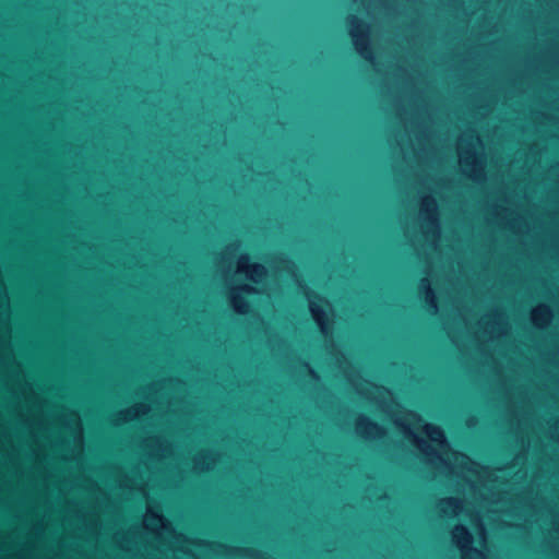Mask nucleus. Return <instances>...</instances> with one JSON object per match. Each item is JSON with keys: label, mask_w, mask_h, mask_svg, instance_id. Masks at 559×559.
<instances>
[{"label": "nucleus", "mask_w": 559, "mask_h": 559, "mask_svg": "<svg viewBox=\"0 0 559 559\" xmlns=\"http://www.w3.org/2000/svg\"><path fill=\"white\" fill-rule=\"evenodd\" d=\"M347 25L349 26V35L354 40L357 52L366 61L371 62L373 60V52L368 41V25L355 15L347 19Z\"/></svg>", "instance_id": "nucleus-1"}, {"label": "nucleus", "mask_w": 559, "mask_h": 559, "mask_svg": "<svg viewBox=\"0 0 559 559\" xmlns=\"http://www.w3.org/2000/svg\"><path fill=\"white\" fill-rule=\"evenodd\" d=\"M357 430L361 435H377L381 436L383 433V428L380 427L376 421L371 420L369 417L360 416L356 421Z\"/></svg>", "instance_id": "nucleus-2"}, {"label": "nucleus", "mask_w": 559, "mask_h": 559, "mask_svg": "<svg viewBox=\"0 0 559 559\" xmlns=\"http://www.w3.org/2000/svg\"><path fill=\"white\" fill-rule=\"evenodd\" d=\"M453 538L460 545L461 549L466 548L472 543V536L463 525H456L453 531Z\"/></svg>", "instance_id": "nucleus-3"}, {"label": "nucleus", "mask_w": 559, "mask_h": 559, "mask_svg": "<svg viewBox=\"0 0 559 559\" xmlns=\"http://www.w3.org/2000/svg\"><path fill=\"white\" fill-rule=\"evenodd\" d=\"M420 290H424L426 294V305L429 310H437V302L435 299L433 292L430 289L428 281L426 278L420 280Z\"/></svg>", "instance_id": "nucleus-4"}, {"label": "nucleus", "mask_w": 559, "mask_h": 559, "mask_svg": "<svg viewBox=\"0 0 559 559\" xmlns=\"http://www.w3.org/2000/svg\"><path fill=\"white\" fill-rule=\"evenodd\" d=\"M231 304L234 309L239 314H245L248 311V302L240 296H233Z\"/></svg>", "instance_id": "nucleus-5"}, {"label": "nucleus", "mask_w": 559, "mask_h": 559, "mask_svg": "<svg viewBox=\"0 0 559 559\" xmlns=\"http://www.w3.org/2000/svg\"><path fill=\"white\" fill-rule=\"evenodd\" d=\"M249 272L253 275L252 280L258 282L255 277H262L265 274V267L262 264L253 263L249 267Z\"/></svg>", "instance_id": "nucleus-6"}, {"label": "nucleus", "mask_w": 559, "mask_h": 559, "mask_svg": "<svg viewBox=\"0 0 559 559\" xmlns=\"http://www.w3.org/2000/svg\"><path fill=\"white\" fill-rule=\"evenodd\" d=\"M310 310H311L312 314L314 316L317 322L319 324H321V316H323V312L321 311V309L318 308L317 306H311Z\"/></svg>", "instance_id": "nucleus-7"}, {"label": "nucleus", "mask_w": 559, "mask_h": 559, "mask_svg": "<svg viewBox=\"0 0 559 559\" xmlns=\"http://www.w3.org/2000/svg\"><path fill=\"white\" fill-rule=\"evenodd\" d=\"M301 367L308 372L309 377L312 379H318L317 372L309 366L308 362L304 361Z\"/></svg>", "instance_id": "nucleus-8"}, {"label": "nucleus", "mask_w": 559, "mask_h": 559, "mask_svg": "<svg viewBox=\"0 0 559 559\" xmlns=\"http://www.w3.org/2000/svg\"><path fill=\"white\" fill-rule=\"evenodd\" d=\"M441 503L447 506V507H452V508H456L457 507V502L455 499L453 498H445V499H442L441 500Z\"/></svg>", "instance_id": "nucleus-9"}, {"label": "nucleus", "mask_w": 559, "mask_h": 559, "mask_svg": "<svg viewBox=\"0 0 559 559\" xmlns=\"http://www.w3.org/2000/svg\"><path fill=\"white\" fill-rule=\"evenodd\" d=\"M238 289L245 294H252L254 292L253 288L248 285H242Z\"/></svg>", "instance_id": "nucleus-10"}, {"label": "nucleus", "mask_w": 559, "mask_h": 559, "mask_svg": "<svg viewBox=\"0 0 559 559\" xmlns=\"http://www.w3.org/2000/svg\"><path fill=\"white\" fill-rule=\"evenodd\" d=\"M427 431L441 436L440 429L438 427H435V426H427Z\"/></svg>", "instance_id": "nucleus-11"}, {"label": "nucleus", "mask_w": 559, "mask_h": 559, "mask_svg": "<svg viewBox=\"0 0 559 559\" xmlns=\"http://www.w3.org/2000/svg\"><path fill=\"white\" fill-rule=\"evenodd\" d=\"M540 312H542V313H546V314H548V313H549V310H548V308H546V307H540Z\"/></svg>", "instance_id": "nucleus-12"}]
</instances>
